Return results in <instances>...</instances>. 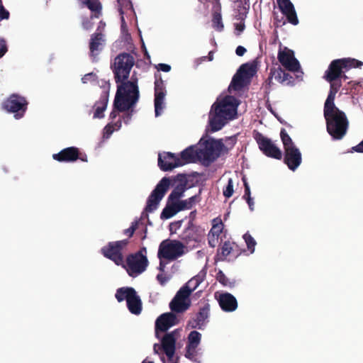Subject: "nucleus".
Listing matches in <instances>:
<instances>
[{
    "label": "nucleus",
    "mask_w": 363,
    "mask_h": 363,
    "mask_svg": "<svg viewBox=\"0 0 363 363\" xmlns=\"http://www.w3.org/2000/svg\"><path fill=\"white\" fill-rule=\"evenodd\" d=\"M134 64L135 58L131 54L122 52L116 57L111 66L117 84L114 106L121 111H128L139 100L138 79L132 77L130 81L128 80Z\"/></svg>",
    "instance_id": "nucleus-1"
},
{
    "label": "nucleus",
    "mask_w": 363,
    "mask_h": 363,
    "mask_svg": "<svg viewBox=\"0 0 363 363\" xmlns=\"http://www.w3.org/2000/svg\"><path fill=\"white\" fill-rule=\"evenodd\" d=\"M238 100L235 96H226L216 101L209 113V124L213 132L220 130L228 120H231L237 112Z\"/></svg>",
    "instance_id": "nucleus-2"
},
{
    "label": "nucleus",
    "mask_w": 363,
    "mask_h": 363,
    "mask_svg": "<svg viewBox=\"0 0 363 363\" xmlns=\"http://www.w3.org/2000/svg\"><path fill=\"white\" fill-rule=\"evenodd\" d=\"M323 112L328 133L334 140L342 139L349 126L345 113L335 106H324Z\"/></svg>",
    "instance_id": "nucleus-3"
},
{
    "label": "nucleus",
    "mask_w": 363,
    "mask_h": 363,
    "mask_svg": "<svg viewBox=\"0 0 363 363\" xmlns=\"http://www.w3.org/2000/svg\"><path fill=\"white\" fill-rule=\"evenodd\" d=\"M363 62L353 58H342L333 60L325 72L324 78L326 81H335L343 77H347L345 72L351 68L361 67Z\"/></svg>",
    "instance_id": "nucleus-4"
},
{
    "label": "nucleus",
    "mask_w": 363,
    "mask_h": 363,
    "mask_svg": "<svg viewBox=\"0 0 363 363\" xmlns=\"http://www.w3.org/2000/svg\"><path fill=\"white\" fill-rule=\"evenodd\" d=\"M230 147H227L220 140L211 139L205 142L203 149H199L200 158L208 162H213L222 153H228L235 143V140L230 138Z\"/></svg>",
    "instance_id": "nucleus-5"
},
{
    "label": "nucleus",
    "mask_w": 363,
    "mask_h": 363,
    "mask_svg": "<svg viewBox=\"0 0 363 363\" xmlns=\"http://www.w3.org/2000/svg\"><path fill=\"white\" fill-rule=\"evenodd\" d=\"M170 185V179L168 177H163L155 186L147 200V204L142 213V218L147 217L148 213L155 211L163 199Z\"/></svg>",
    "instance_id": "nucleus-6"
},
{
    "label": "nucleus",
    "mask_w": 363,
    "mask_h": 363,
    "mask_svg": "<svg viewBox=\"0 0 363 363\" xmlns=\"http://www.w3.org/2000/svg\"><path fill=\"white\" fill-rule=\"evenodd\" d=\"M128 244V239L109 242L101 249V252L106 258L111 260L116 265L125 267L123 250Z\"/></svg>",
    "instance_id": "nucleus-7"
},
{
    "label": "nucleus",
    "mask_w": 363,
    "mask_h": 363,
    "mask_svg": "<svg viewBox=\"0 0 363 363\" xmlns=\"http://www.w3.org/2000/svg\"><path fill=\"white\" fill-rule=\"evenodd\" d=\"M184 247L179 240H164L159 245L157 257L160 259L175 260L184 255Z\"/></svg>",
    "instance_id": "nucleus-8"
},
{
    "label": "nucleus",
    "mask_w": 363,
    "mask_h": 363,
    "mask_svg": "<svg viewBox=\"0 0 363 363\" xmlns=\"http://www.w3.org/2000/svg\"><path fill=\"white\" fill-rule=\"evenodd\" d=\"M28 104V103L25 97L17 94H13L4 101L1 107L7 112L15 113V118L19 119L24 116Z\"/></svg>",
    "instance_id": "nucleus-9"
},
{
    "label": "nucleus",
    "mask_w": 363,
    "mask_h": 363,
    "mask_svg": "<svg viewBox=\"0 0 363 363\" xmlns=\"http://www.w3.org/2000/svg\"><path fill=\"white\" fill-rule=\"evenodd\" d=\"M204 236V230L196 224L187 223L186 228L179 235L181 242L185 245L195 247Z\"/></svg>",
    "instance_id": "nucleus-10"
},
{
    "label": "nucleus",
    "mask_w": 363,
    "mask_h": 363,
    "mask_svg": "<svg viewBox=\"0 0 363 363\" xmlns=\"http://www.w3.org/2000/svg\"><path fill=\"white\" fill-rule=\"evenodd\" d=\"M149 262L147 257L130 254L127 256L125 267L130 277H135L144 272Z\"/></svg>",
    "instance_id": "nucleus-11"
},
{
    "label": "nucleus",
    "mask_w": 363,
    "mask_h": 363,
    "mask_svg": "<svg viewBox=\"0 0 363 363\" xmlns=\"http://www.w3.org/2000/svg\"><path fill=\"white\" fill-rule=\"evenodd\" d=\"M255 139L258 144L259 150L267 157L281 160L282 157V152L279 147H277L272 141L264 136L262 133L257 132Z\"/></svg>",
    "instance_id": "nucleus-12"
},
{
    "label": "nucleus",
    "mask_w": 363,
    "mask_h": 363,
    "mask_svg": "<svg viewBox=\"0 0 363 363\" xmlns=\"http://www.w3.org/2000/svg\"><path fill=\"white\" fill-rule=\"evenodd\" d=\"M189 296L190 291L186 290V287H181L169 303L171 311L177 313L186 311L191 306Z\"/></svg>",
    "instance_id": "nucleus-13"
},
{
    "label": "nucleus",
    "mask_w": 363,
    "mask_h": 363,
    "mask_svg": "<svg viewBox=\"0 0 363 363\" xmlns=\"http://www.w3.org/2000/svg\"><path fill=\"white\" fill-rule=\"evenodd\" d=\"M277 58L281 65L289 72H297L301 69L300 63L294 57V51L286 47L279 49Z\"/></svg>",
    "instance_id": "nucleus-14"
},
{
    "label": "nucleus",
    "mask_w": 363,
    "mask_h": 363,
    "mask_svg": "<svg viewBox=\"0 0 363 363\" xmlns=\"http://www.w3.org/2000/svg\"><path fill=\"white\" fill-rule=\"evenodd\" d=\"M52 159L59 162H74L77 160L87 162L86 155L81 153L79 149L74 146L64 148L58 153L53 154Z\"/></svg>",
    "instance_id": "nucleus-15"
},
{
    "label": "nucleus",
    "mask_w": 363,
    "mask_h": 363,
    "mask_svg": "<svg viewBox=\"0 0 363 363\" xmlns=\"http://www.w3.org/2000/svg\"><path fill=\"white\" fill-rule=\"evenodd\" d=\"M105 45V35L101 32H95L91 35L89 48V57L92 62H97L99 60V55L103 51Z\"/></svg>",
    "instance_id": "nucleus-16"
},
{
    "label": "nucleus",
    "mask_w": 363,
    "mask_h": 363,
    "mask_svg": "<svg viewBox=\"0 0 363 363\" xmlns=\"http://www.w3.org/2000/svg\"><path fill=\"white\" fill-rule=\"evenodd\" d=\"M177 330L166 333L161 340V347L169 362L173 361L176 350Z\"/></svg>",
    "instance_id": "nucleus-17"
},
{
    "label": "nucleus",
    "mask_w": 363,
    "mask_h": 363,
    "mask_svg": "<svg viewBox=\"0 0 363 363\" xmlns=\"http://www.w3.org/2000/svg\"><path fill=\"white\" fill-rule=\"evenodd\" d=\"M177 323V316L172 312L165 313L160 315L155 321V335L158 337V333L166 332L169 328Z\"/></svg>",
    "instance_id": "nucleus-18"
},
{
    "label": "nucleus",
    "mask_w": 363,
    "mask_h": 363,
    "mask_svg": "<svg viewBox=\"0 0 363 363\" xmlns=\"http://www.w3.org/2000/svg\"><path fill=\"white\" fill-rule=\"evenodd\" d=\"M273 77L283 85L293 86L294 84L293 76L284 70L280 66L271 68L269 76L267 79L269 84H271Z\"/></svg>",
    "instance_id": "nucleus-19"
},
{
    "label": "nucleus",
    "mask_w": 363,
    "mask_h": 363,
    "mask_svg": "<svg viewBox=\"0 0 363 363\" xmlns=\"http://www.w3.org/2000/svg\"><path fill=\"white\" fill-rule=\"evenodd\" d=\"M277 4L282 14L286 16L287 21L294 26L298 25V19L297 14L291 1L277 0Z\"/></svg>",
    "instance_id": "nucleus-20"
},
{
    "label": "nucleus",
    "mask_w": 363,
    "mask_h": 363,
    "mask_svg": "<svg viewBox=\"0 0 363 363\" xmlns=\"http://www.w3.org/2000/svg\"><path fill=\"white\" fill-rule=\"evenodd\" d=\"M199 158H200L199 150L195 149L193 146H190L181 152L180 157H178L177 158L176 165L170 166L168 169H174L186 164L194 162Z\"/></svg>",
    "instance_id": "nucleus-21"
},
{
    "label": "nucleus",
    "mask_w": 363,
    "mask_h": 363,
    "mask_svg": "<svg viewBox=\"0 0 363 363\" xmlns=\"http://www.w3.org/2000/svg\"><path fill=\"white\" fill-rule=\"evenodd\" d=\"M302 161L301 154L296 147L284 150V162L289 169L295 171Z\"/></svg>",
    "instance_id": "nucleus-22"
},
{
    "label": "nucleus",
    "mask_w": 363,
    "mask_h": 363,
    "mask_svg": "<svg viewBox=\"0 0 363 363\" xmlns=\"http://www.w3.org/2000/svg\"><path fill=\"white\" fill-rule=\"evenodd\" d=\"M209 312L210 305L208 303H205L203 307L199 308L196 317L189 321L188 325L191 328L203 330L208 322Z\"/></svg>",
    "instance_id": "nucleus-23"
},
{
    "label": "nucleus",
    "mask_w": 363,
    "mask_h": 363,
    "mask_svg": "<svg viewBox=\"0 0 363 363\" xmlns=\"http://www.w3.org/2000/svg\"><path fill=\"white\" fill-rule=\"evenodd\" d=\"M241 254V250L235 242L225 241L220 250H218L217 256L220 257V259L224 261L228 257L237 258Z\"/></svg>",
    "instance_id": "nucleus-24"
},
{
    "label": "nucleus",
    "mask_w": 363,
    "mask_h": 363,
    "mask_svg": "<svg viewBox=\"0 0 363 363\" xmlns=\"http://www.w3.org/2000/svg\"><path fill=\"white\" fill-rule=\"evenodd\" d=\"M218 301L220 307L225 312H233L238 308L237 299L230 293L221 294Z\"/></svg>",
    "instance_id": "nucleus-25"
},
{
    "label": "nucleus",
    "mask_w": 363,
    "mask_h": 363,
    "mask_svg": "<svg viewBox=\"0 0 363 363\" xmlns=\"http://www.w3.org/2000/svg\"><path fill=\"white\" fill-rule=\"evenodd\" d=\"M178 157L172 152H164L159 154L158 166L164 172L170 171L173 169H168L170 166L176 165Z\"/></svg>",
    "instance_id": "nucleus-26"
},
{
    "label": "nucleus",
    "mask_w": 363,
    "mask_h": 363,
    "mask_svg": "<svg viewBox=\"0 0 363 363\" xmlns=\"http://www.w3.org/2000/svg\"><path fill=\"white\" fill-rule=\"evenodd\" d=\"M108 89L104 90L103 94L101 95L99 101H96L94 107L95 111L94 113V118H102L104 117V112L106 109L108 101Z\"/></svg>",
    "instance_id": "nucleus-27"
},
{
    "label": "nucleus",
    "mask_w": 363,
    "mask_h": 363,
    "mask_svg": "<svg viewBox=\"0 0 363 363\" xmlns=\"http://www.w3.org/2000/svg\"><path fill=\"white\" fill-rule=\"evenodd\" d=\"M127 307L129 311L135 315H138L142 311V302L140 296L134 289L133 292L128 294V298L126 301Z\"/></svg>",
    "instance_id": "nucleus-28"
},
{
    "label": "nucleus",
    "mask_w": 363,
    "mask_h": 363,
    "mask_svg": "<svg viewBox=\"0 0 363 363\" xmlns=\"http://www.w3.org/2000/svg\"><path fill=\"white\" fill-rule=\"evenodd\" d=\"M249 82V80L240 72L239 70L233 76L228 89H233L234 91L242 90Z\"/></svg>",
    "instance_id": "nucleus-29"
},
{
    "label": "nucleus",
    "mask_w": 363,
    "mask_h": 363,
    "mask_svg": "<svg viewBox=\"0 0 363 363\" xmlns=\"http://www.w3.org/2000/svg\"><path fill=\"white\" fill-rule=\"evenodd\" d=\"M330 82V91L328 95V97L325 100L324 106H335L334 101L335 98V95L339 91L340 88L342 86V83L340 79H335V81H328Z\"/></svg>",
    "instance_id": "nucleus-30"
},
{
    "label": "nucleus",
    "mask_w": 363,
    "mask_h": 363,
    "mask_svg": "<svg viewBox=\"0 0 363 363\" xmlns=\"http://www.w3.org/2000/svg\"><path fill=\"white\" fill-rule=\"evenodd\" d=\"M201 191L199 190V194L189 198L188 199L177 201L179 210L181 211L185 209H191L194 205L199 203L201 199Z\"/></svg>",
    "instance_id": "nucleus-31"
},
{
    "label": "nucleus",
    "mask_w": 363,
    "mask_h": 363,
    "mask_svg": "<svg viewBox=\"0 0 363 363\" xmlns=\"http://www.w3.org/2000/svg\"><path fill=\"white\" fill-rule=\"evenodd\" d=\"M180 211L179 210L177 202H167V206L163 208L160 218L162 219H168L174 216L177 213Z\"/></svg>",
    "instance_id": "nucleus-32"
},
{
    "label": "nucleus",
    "mask_w": 363,
    "mask_h": 363,
    "mask_svg": "<svg viewBox=\"0 0 363 363\" xmlns=\"http://www.w3.org/2000/svg\"><path fill=\"white\" fill-rule=\"evenodd\" d=\"M213 18H212V26L217 31H222L223 30L224 26L222 21L221 17V6L218 9L213 8Z\"/></svg>",
    "instance_id": "nucleus-33"
},
{
    "label": "nucleus",
    "mask_w": 363,
    "mask_h": 363,
    "mask_svg": "<svg viewBox=\"0 0 363 363\" xmlns=\"http://www.w3.org/2000/svg\"><path fill=\"white\" fill-rule=\"evenodd\" d=\"M205 274H198L193 278H191L187 283H186L182 287H186V290L190 291V294L194 291L199 284L204 280Z\"/></svg>",
    "instance_id": "nucleus-34"
},
{
    "label": "nucleus",
    "mask_w": 363,
    "mask_h": 363,
    "mask_svg": "<svg viewBox=\"0 0 363 363\" xmlns=\"http://www.w3.org/2000/svg\"><path fill=\"white\" fill-rule=\"evenodd\" d=\"M165 95L166 93H155V112L156 116H159L164 108Z\"/></svg>",
    "instance_id": "nucleus-35"
},
{
    "label": "nucleus",
    "mask_w": 363,
    "mask_h": 363,
    "mask_svg": "<svg viewBox=\"0 0 363 363\" xmlns=\"http://www.w3.org/2000/svg\"><path fill=\"white\" fill-rule=\"evenodd\" d=\"M185 191V184L177 185L168 196V202L179 201V199L182 196Z\"/></svg>",
    "instance_id": "nucleus-36"
},
{
    "label": "nucleus",
    "mask_w": 363,
    "mask_h": 363,
    "mask_svg": "<svg viewBox=\"0 0 363 363\" xmlns=\"http://www.w3.org/2000/svg\"><path fill=\"white\" fill-rule=\"evenodd\" d=\"M201 339V334L196 330L191 331L188 335L187 345L191 349H196L200 344Z\"/></svg>",
    "instance_id": "nucleus-37"
},
{
    "label": "nucleus",
    "mask_w": 363,
    "mask_h": 363,
    "mask_svg": "<svg viewBox=\"0 0 363 363\" xmlns=\"http://www.w3.org/2000/svg\"><path fill=\"white\" fill-rule=\"evenodd\" d=\"M238 70H239L242 74H244V76L250 80V79L252 77L256 72V66L253 64L245 63L242 65Z\"/></svg>",
    "instance_id": "nucleus-38"
},
{
    "label": "nucleus",
    "mask_w": 363,
    "mask_h": 363,
    "mask_svg": "<svg viewBox=\"0 0 363 363\" xmlns=\"http://www.w3.org/2000/svg\"><path fill=\"white\" fill-rule=\"evenodd\" d=\"M134 290L132 287H121L116 290L115 297L118 302H122L124 300L127 301L128 294L133 292Z\"/></svg>",
    "instance_id": "nucleus-39"
},
{
    "label": "nucleus",
    "mask_w": 363,
    "mask_h": 363,
    "mask_svg": "<svg viewBox=\"0 0 363 363\" xmlns=\"http://www.w3.org/2000/svg\"><path fill=\"white\" fill-rule=\"evenodd\" d=\"M280 137L283 143L284 150L296 147L291 137L289 135V134L286 133L284 128H282L281 130Z\"/></svg>",
    "instance_id": "nucleus-40"
},
{
    "label": "nucleus",
    "mask_w": 363,
    "mask_h": 363,
    "mask_svg": "<svg viewBox=\"0 0 363 363\" xmlns=\"http://www.w3.org/2000/svg\"><path fill=\"white\" fill-rule=\"evenodd\" d=\"M249 8H250V6H249V4H247L246 2L245 4H242V2H241L238 6V14L237 15V18L242 21H244L247 16V13L248 12Z\"/></svg>",
    "instance_id": "nucleus-41"
},
{
    "label": "nucleus",
    "mask_w": 363,
    "mask_h": 363,
    "mask_svg": "<svg viewBox=\"0 0 363 363\" xmlns=\"http://www.w3.org/2000/svg\"><path fill=\"white\" fill-rule=\"evenodd\" d=\"M243 239L247 245L248 250L250 253H253L255 252V245H257L255 240L248 232L244 234Z\"/></svg>",
    "instance_id": "nucleus-42"
},
{
    "label": "nucleus",
    "mask_w": 363,
    "mask_h": 363,
    "mask_svg": "<svg viewBox=\"0 0 363 363\" xmlns=\"http://www.w3.org/2000/svg\"><path fill=\"white\" fill-rule=\"evenodd\" d=\"M216 279L220 284H221L224 286H233L232 282L230 281L228 278L221 270H219L218 272L216 274Z\"/></svg>",
    "instance_id": "nucleus-43"
},
{
    "label": "nucleus",
    "mask_w": 363,
    "mask_h": 363,
    "mask_svg": "<svg viewBox=\"0 0 363 363\" xmlns=\"http://www.w3.org/2000/svg\"><path fill=\"white\" fill-rule=\"evenodd\" d=\"M223 224L221 221L220 223L213 224L209 233L212 237L218 238L223 230Z\"/></svg>",
    "instance_id": "nucleus-44"
},
{
    "label": "nucleus",
    "mask_w": 363,
    "mask_h": 363,
    "mask_svg": "<svg viewBox=\"0 0 363 363\" xmlns=\"http://www.w3.org/2000/svg\"><path fill=\"white\" fill-rule=\"evenodd\" d=\"M139 224V220H135L133 222L130 228L124 230L123 233L128 235V238H131L133 235L135 231L138 229Z\"/></svg>",
    "instance_id": "nucleus-45"
},
{
    "label": "nucleus",
    "mask_w": 363,
    "mask_h": 363,
    "mask_svg": "<svg viewBox=\"0 0 363 363\" xmlns=\"http://www.w3.org/2000/svg\"><path fill=\"white\" fill-rule=\"evenodd\" d=\"M233 192L234 190L233 179H229L225 189H223V196L226 198H230V196H232Z\"/></svg>",
    "instance_id": "nucleus-46"
},
{
    "label": "nucleus",
    "mask_w": 363,
    "mask_h": 363,
    "mask_svg": "<svg viewBox=\"0 0 363 363\" xmlns=\"http://www.w3.org/2000/svg\"><path fill=\"white\" fill-rule=\"evenodd\" d=\"M155 93H166L164 82L161 78L156 79L155 82Z\"/></svg>",
    "instance_id": "nucleus-47"
},
{
    "label": "nucleus",
    "mask_w": 363,
    "mask_h": 363,
    "mask_svg": "<svg viewBox=\"0 0 363 363\" xmlns=\"http://www.w3.org/2000/svg\"><path fill=\"white\" fill-rule=\"evenodd\" d=\"M183 220H177L169 224L170 234L177 233V231L182 227Z\"/></svg>",
    "instance_id": "nucleus-48"
},
{
    "label": "nucleus",
    "mask_w": 363,
    "mask_h": 363,
    "mask_svg": "<svg viewBox=\"0 0 363 363\" xmlns=\"http://www.w3.org/2000/svg\"><path fill=\"white\" fill-rule=\"evenodd\" d=\"M197 354L196 349H191L189 345H186L185 357L193 360Z\"/></svg>",
    "instance_id": "nucleus-49"
},
{
    "label": "nucleus",
    "mask_w": 363,
    "mask_h": 363,
    "mask_svg": "<svg viewBox=\"0 0 363 363\" xmlns=\"http://www.w3.org/2000/svg\"><path fill=\"white\" fill-rule=\"evenodd\" d=\"M9 12L4 8L2 1L0 2V21L4 19H9Z\"/></svg>",
    "instance_id": "nucleus-50"
},
{
    "label": "nucleus",
    "mask_w": 363,
    "mask_h": 363,
    "mask_svg": "<svg viewBox=\"0 0 363 363\" xmlns=\"http://www.w3.org/2000/svg\"><path fill=\"white\" fill-rule=\"evenodd\" d=\"M8 51V47L6 40L0 38V58H1Z\"/></svg>",
    "instance_id": "nucleus-51"
},
{
    "label": "nucleus",
    "mask_w": 363,
    "mask_h": 363,
    "mask_svg": "<svg viewBox=\"0 0 363 363\" xmlns=\"http://www.w3.org/2000/svg\"><path fill=\"white\" fill-rule=\"evenodd\" d=\"M242 182H243L244 186H245V194L243 195V199H247L249 197H251L250 189V186L247 182V179L245 177L242 178Z\"/></svg>",
    "instance_id": "nucleus-52"
},
{
    "label": "nucleus",
    "mask_w": 363,
    "mask_h": 363,
    "mask_svg": "<svg viewBox=\"0 0 363 363\" xmlns=\"http://www.w3.org/2000/svg\"><path fill=\"white\" fill-rule=\"evenodd\" d=\"M114 130L115 128L113 123H108L104 128V134L106 135V137H108L113 133Z\"/></svg>",
    "instance_id": "nucleus-53"
},
{
    "label": "nucleus",
    "mask_w": 363,
    "mask_h": 363,
    "mask_svg": "<svg viewBox=\"0 0 363 363\" xmlns=\"http://www.w3.org/2000/svg\"><path fill=\"white\" fill-rule=\"evenodd\" d=\"M157 280L161 285L164 286L169 280V278L164 274H158L157 275Z\"/></svg>",
    "instance_id": "nucleus-54"
},
{
    "label": "nucleus",
    "mask_w": 363,
    "mask_h": 363,
    "mask_svg": "<svg viewBox=\"0 0 363 363\" xmlns=\"http://www.w3.org/2000/svg\"><path fill=\"white\" fill-rule=\"evenodd\" d=\"M201 2H203V0H199ZM205 3H209L212 5L213 8H217L219 9L221 3L220 0H205Z\"/></svg>",
    "instance_id": "nucleus-55"
},
{
    "label": "nucleus",
    "mask_w": 363,
    "mask_h": 363,
    "mask_svg": "<svg viewBox=\"0 0 363 363\" xmlns=\"http://www.w3.org/2000/svg\"><path fill=\"white\" fill-rule=\"evenodd\" d=\"M158 70H161L164 72H168L171 70V66L167 64L160 63L157 66Z\"/></svg>",
    "instance_id": "nucleus-56"
},
{
    "label": "nucleus",
    "mask_w": 363,
    "mask_h": 363,
    "mask_svg": "<svg viewBox=\"0 0 363 363\" xmlns=\"http://www.w3.org/2000/svg\"><path fill=\"white\" fill-rule=\"evenodd\" d=\"M274 20H275L274 26L276 27L281 26H283V25H284L286 23V21H284L283 16H281V18H279L278 16H277L274 18Z\"/></svg>",
    "instance_id": "nucleus-57"
},
{
    "label": "nucleus",
    "mask_w": 363,
    "mask_h": 363,
    "mask_svg": "<svg viewBox=\"0 0 363 363\" xmlns=\"http://www.w3.org/2000/svg\"><path fill=\"white\" fill-rule=\"evenodd\" d=\"M218 238L212 237L211 234H208V245L211 247H215Z\"/></svg>",
    "instance_id": "nucleus-58"
},
{
    "label": "nucleus",
    "mask_w": 363,
    "mask_h": 363,
    "mask_svg": "<svg viewBox=\"0 0 363 363\" xmlns=\"http://www.w3.org/2000/svg\"><path fill=\"white\" fill-rule=\"evenodd\" d=\"M82 26L85 30H90L93 27V23L90 20L86 19L82 22Z\"/></svg>",
    "instance_id": "nucleus-59"
},
{
    "label": "nucleus",
    "mask_w": 363,
    "mask_h": 363,
    "mask_svg": "<svg viewBox=\"0 0 363 363\" xmlns=\"http://www.w3.org/2000/svg\"><path fill=\"white\" fill-rule=\"evenodd\" d=\"M246 51L247 50L244 47L239 45L235 50V53L238 56H242L246 52Z\"/></svg>",
    "instance_id": "nucleus-60"
},
{
    "label": "nucleus",
    "mask_w": 363,
    "mask_h": 363,
    "mask_svg": "<svg viewBox=\"0 0 363 363\" xmlns=\"http://www.w3.org/2000/svg\"><path fill=\"white\" fill-rule=\"evenodd\" d=\"M196 211L194 210L189 213L188 223H191L192 224H195L194 221L196 220Z\"/></svg>",
    "instance_id": "nucleus-61"
},
{
    "label": "nucleus",
    "mask_w": 363,
    "mask_h": 363,
    "mask_svg": "<svg viewBox=\"0 0 363 363\" xmlns=\"http://www.w3.org/2000/svg\"><path fill=\"white\" fill-rule=\"evenodd\" d=\"M352 150L357 152H363V140L357 145L353 147Z\"/></svg>",
    "instance_id": "nucleus-62"
},
{
    "label": "nucleus",
    "mask_w": 363,
    "mask_h": 363,
    "mask_svg": "<svg viewBox=\"0 0 363 363\" xmlns=\"http://www.w3.org/2000/svg\"><path fill=\"white\" fill-rule=\"evenodd\" d=\"M146 253H147L146 247H143L137 252L133 253V254L134 255H137L138 256V255H140L142 257H147L146 256Z\"/></svg>",
    "instance_id": "nucleus-63"
},
{
    "label": "nucleus",
    "mask_w": 363,
    "mask_h": 363,
    "mask_svg": "<svg viewBox=\"0 0 363 363\" xmlns=\"http://www.w3.org/2000/svg\"><path fill=\"white\" fill-rule=\"evenodd\" d=\"M118 112H122L121 111H119L118 110L117 108H115V106H113V111L111 112L110 113V118L111 119H114L117 117L118 116Z\"/></svg>",
    "instance_id": "nucleus-64"
}]
</instances>
